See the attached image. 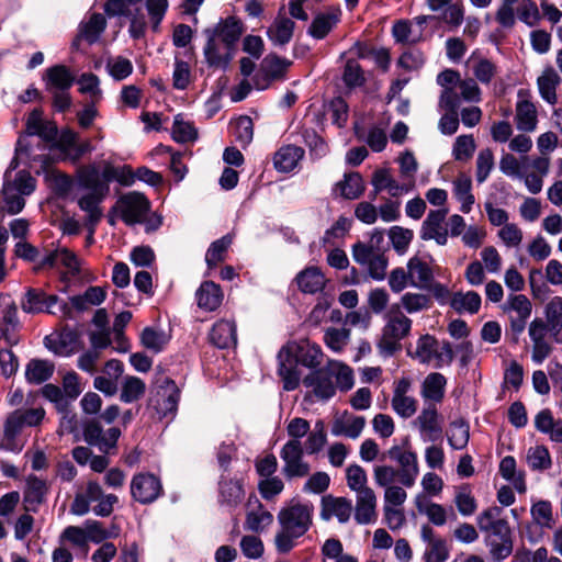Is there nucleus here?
<instances>
[{"label":"nucleus","instance_id":"nucleus-43","mask_svg":"<svg viewBox=\"0 0 562 562\" xmlns=\"http://www.w3.org/2000/svg\"><path fill=\"white\" fill-rule=\"evenodd\" d=\"M297 285L304 293L321 292L326 283L325 277L317 267H308L296 277Z\"/></svg>","mask_w":562,"mask_h":562},{"label":"nucleus","instance_id":"nucleus-36","mask_svg":"<svg viewBox=\"0 0 562 562\" xmlns=\"http://www.w3.org/2000/svg\"><path fill=\"white\" fill-rule=\"evenodd\" d=\"M550 336L558 344H562V297L554 296L544 308Z\"/></svg>","mask_w":562,"mask_h":562},{"label":"nucleus","instance_id":"nucleus-15","mask_svg":"<svg viewBox=\"0 0 562 562\" xmlns=\"http://www.w3.org/2000/svg\"><path fill=\"white\" fill-rule=\"evenodd\" d=\"M342 11L338 5L327 7L314 15L307 34L314 40H324L341 21Z\"/></svg>","mask_w":562,"mask_h":562},{"label":"nucleus","instance_id":"nucleus-38","mask_svg":"<svg viewBox=\"0 0 562 562\" xmlns=\"http://www.w3.org/2000/svg\"><path fill=\"white\" fill-rule=\"evenodd\" d=\"M476 81L482 85H490L498 72L497 65L488 58L471 55L468 60Z\"/></svg>","mask_w":562,"mask_h":562},{"label":"nucleus","instance_id":"nucleus-20","mask_svg":"<svg viewBox=\"0 0 562 562\" xmlns=\"http://www.w3.org/2000/svg\"><path fill=\"white\" fill-rule=\"evenodd\" d=\"M529 337L532 341L531 359L536 364H541L551 353L552 347L546 337L550 334L548 324L541 318H535L529 324Z\"/></svg>","mask_w":562,"mask_h":562},{"label":"nucleus","instance_id":"nucleus-44","mask_svg":"<svg viewBox=\"0 0 562 562\" xmlns=\"http://www.w3.org/2000/svg\"><path fill=\"white\" fill-rule=\"evenodd\" d=\"M481 296L475 291L456 292L450 299V306L459 314H475L481 307Z\"/></svg>","mask_w":562,"mask_h":562},{"label":"nucleus","instance_id":"nucleus-62","mask_svg":"<svg viewBox=\"0 0 562 562\" xmlns=\"http://www.w3.org/2000/svg\"><path fill=\"white\" fill-rule=\"evenodd\" d=\"M366 425V419L362 416L353 417L352 419L347 420V423L336 422L331 428V434L334 436H346L351 439H356L362 432V429Z\"/></svg>","mask_w":562,"mask_h":562},{"label":"nucleus","instance_id":"nucleus-37","mask_svg":"<svg viewBox=\"0 0 562 562\" xmlns=\"http://www.w3.org/2000/svg\"><path fill=\"white\" fill-rule=\"evenodd\" d=\"M195 296L199 307L205 311L216 310L221 305L223 299L220 285L213 281L203 282L198 289Z\"/></svg>","mask_w":562,"mask_h":562},{"label":"nucleus","instance_id":"nucleus-32","mask_svg":"<svg viewBox=\"0 0 562 562\" xmlns=\"http://www.w3.org/2000/svg\"><path fill=\"white\" fill-rule=\"evenodd\" d=\"M535 427L539 432L548 435L551 441L562 443V419H555L549 408L536 415Z\"/></svg>","mask_w":562,"mask_h":562},{"label":"nucleus","instance_id":"nucleus-5","mask_svg":"<svg viewBox=\"0 0 562 562\" xmlns=\"http://www.w3.org/2000/svg\"><path fill=\"white\" fill-rule=\"evenodd\" d=\"M18 167L16 157L12 159L10 168L4 173V183L2 188V195L4 201V209L9 214L20 213L25 201L23 195H30L35 190V179L24 170L15 173L14 179L11 180V171Z\"/></svg>","mask_w":562,"mask_h":562},{"label":"nucleus","instance_id":"nucleus-2","mask_svg":"<svg viewBox=\"0 0 562 562\" xmlns=\"http://www.w3.org/2000/svg\"><path fill=\"white\" fill-rule=\"evenodd\" d=\"M322 358L321 347L307 339L284 345L278 352V373L282 379L283 389L293 391L299 386L302 375L300 364L314 369L321 364Z\"/></svg>","mask_w":562,"mask_h":562},{"label":"nucleus","instance_id":"nucleus-34","mask_svg":"<svg viewBox=\"0 0 562 562\" xmlns=\"http://www.w3.org/2000/svg\"><path fill=\"white\" fill-rule=\"evenodd\" d=\"M409 284L419 289H427L434 280L431 268L418 257H412L407 262Z\"/></svg>","mask_w":562,"mask_h":562},{"label":"nucleus","instance_id":"nucleus-59","mask_svg":"<svg viewBox=\"0 0 562 562\" xmlns=\"http://www.w3.org/2000/svg\"><path fill=\"white\" fill-rule=\"evenodd\" d=\"M328 364L336 387L344 392L349 391L355 383L352 370L348 366L337 361L329 362Z\"/></svg>","mask_w":562,"mask_h":562},{"label":"nucleus","instance_id":"nucleus-58","mask_svg":"<svg viewBox=\"0 0 562 562\" xmlns=\"http://www.w3.org/2000/svg\"><path fill=\"white\" fill-rule=\"evenodd\" d=\"M470 438L469 425L463 419L453 420L450 424L448 442L454 450H462L467 447Z\"/></svg>","mask_w":562,"mask_h":562},{"label":"nucleus","instance_id":"nucleus-48","mask_svg":"<svg viewBox=\"0 0 562 562\" xmlns=\"http://www.w3.org/2000/svg\"><path fill=\"white\" fill-rule=\"evenodd\" d=\"M372 186L375 189V193L387 190L390 195L393 198L400 196L402 193L407 192L408 188L405 184L396 182L385 169H379L373 173Z\"/></svg>","mask_w":562,"mask_h":562},{"label":"nucleus","instance_id":"nucleus-47","mask_svg":"<svg viewBox=\"0 0 562 562\" xmlns=\"http://www.w3.org/2000/svg\"><path fill=\"white\" fill-rule=\"evenodd\" d=\"M54 373V364L47 360L33 359L25 369V378L29 383L41 384L50 379Z\"/></svg>","mask_w":562,"mask_h":562},{"label":"nucleus","instance_id":"nucleus-52","mask_svg":"<svg viewBox=\"0 0 562 562\" xmlns=\"http://www.w3.org/2000/svg\"><path fill=\"white\" fill-rule=\"evenodd\" d=\"M336 187L340 190L341 196L348 200L358 199L364 191V183L359 172L346 173L344 180L339 181Z\"/></svg>","mask_w":562,"mask_h":562},{"label":"nucleus","instance_id":"nucleus-1","mask_svg":"<svg viewBox=\"0 0 562 562\" xmlns=\"http://www.w3.org/2000/svg\"><path fill=\"white\" fill-rule=\"evenodd\" d=\"M381 461L390 460L397 464V469L389 464H380L373 468V480L375 485L400 483L409 488L415 485L419 474L418 458L411 448L408 439L402 445H393L384 451Z\"/></svg>","mask_w":562,"mask_h":562},{"label":"nucleus","instance_id":"nucleus-63","mask_svg":"<svg viewBox=\"0 0 562 562\" xmlns=\"http://www.w3.org/2000/svg\"><path fill=\"white\" fill-rule=\"evenodd\" d=\"M389 237L394 250L398 255H404L413 240L414 233L412 229L402 226H393L390 228Z\"/></svg>","mask_w":562,"mask_h":562},{"label":"nucleus","instance_id":"nucleus-60","mask_svg":"<svg viewBox=\"0 0 562 562\" xmlns=\"http://www.w3.org/2000/svg\"><path fill=\"white\" fill-rule=\"evenodd\" d=\"M527 463L535 471L548 470L551 464V456L546 446L530 447L527 451Z\"/></svg>","mask_w":562,"mask_h":562},{"label":"nucleus","instance_id":"nucleus-41","mask_svg":"<svg viewBox=\"0 0 562 562\" xmlns=\"http://www.w3.org/2000/svg\"><path fill=\"white\" fill-rule=\"evenodd\" d=\"M43 123H44V121L42 119L41 111L33 110L29 114L27 120H26V135L20 136L16 142V147H15L16 156L26 155L27 157H31L32 150H31L29 137L35 136L40 132Z\"/></svg>","mask_w":562,"mask_h":562},{"label":"nucleus","instance_id":"nucleus-29","mask_svg":"<svg viewBox=\"0 0 562 562\" xmlns=\"http://www.w3.org/2000/svg\"><path fill=\"white\" fill-rule=\"evenodd\" d=\"M106 26L105 18L101 13H93L87 21L79 25V33L74 41V46H78L81 40L89 44L95 43Z\"/></svg>","mask_w":562,"mask_h":562},{"label":"nucleus","instance_id":"nucleus-11","mask_svg":"<svg viewBox=\"0 0 562 562\" xmlns=\"http://www.w3.org/2000/svg\"><path fill=\"white\" fill-rule=\"evenodd\" d=\"M148 211L149 201L136 191L121 195L112 206V212L130 226L142 223Z\"/></svg>","mask_w":562,"mask_h":562},{"label":"nucleus","instance_id":"nucleus-39","mask_svg":"<svg viewBox=\"0 0 562 562\" xmlns=\"http://www.w3.org/2000/svg\"><path fill=\"white\" fill-rule=\"evenodd\" d=\"M560 82V76L551 66L544 68L542 75L538 78L537 83L540 95L549 104L554 105L558 102L557 87Z\"/></svg>","mask_w":562,"mask_h":562},{"label":"nucleus","instance_id":"nucleus-57","mask_svg":"<svg viewBox=\"0 0 562 562\" xmlns=\"http://www.w3.org/2000/svg\"><path fill=\"white\" fill-rule=\"evenodd\" d=\"M401 310H405L408 314H415L427 311L431 306V299L427 294L407 292L401 296Z\"/></svg>","mask_w":562,"mask_h":562},{"label":"nucleus","instance_id":"nucleus-19","mask_svg":"<svg viewBox=\"0 0 562 562\" xmlns=\"http://www.w3.org/2000/svg\"><path fill=\"white\" fill-rule=\"evenodd\" d=\"M485 546L494 561L506 560L514 550V538L510 526L499 528L484 537Z\"/></svg>","mask_w":562,"mask_h":562},{"label":"nucleus","instance_id":"nucleus-21","mask_svg":"<svg viewBox=\"0 0 562 562\" xmlns=\"http://www.w3.org/2000/svg\"><path fill=\"white\" fill-rule=\"evenodd\" d=\"M204 33L205 35L214 34V38L235 50V46L244 33V24L236 16H228L221 19L214 27L206 29Z\"/></svg>","mask_w":562,"mask_h":562},{"label":"nucleus","instance_id":"nucleus-7","mask_svg":"<svg viewBox=\"0 0 562 562\" xmlns=\"http://www.w3.org/2000/svg\"><path fill=\"white\" fill-rule=\"evenodd\" d=\"M98 502L92 508L94 515L108 517L112 514L119 498L114 494H104L101 485L95 481H89L83 491L76 493L70 506V513L83 516L90 512V504Z\"/></svg>","mask_w":562,"mask_h":562},{"label":"nucleus","instance_id":"nucleus-27","mask_svg":"<svg viewBox=\"0 0 562 562\" xmlns=\"http://www.w3.org/2000/svg\"><path fill=\"white\" fill-rule=\"evenodd\" d=\"M210 340L220 349L235 347L237 344L235 323L227 319L216 322L211 329Z\"/></svg>","mask_w":562,"mask_h":562},{"label":"nucleus","instance_id":"nucleus-8","mask_svg":"<svg viewBox=\"0 0 562 562\" xmlns=\"http://www.w3.org/2000/svg\"><path fill=\"white\" fill-rule=\"evenodd\" d=\"M22 310L27 314L46 312L63 318H71V307L68 302L61 301L57 295H46L38 289L30 288L21 302Z\"/></svg>","mask_w":562,"mask_h":562},{"label":"nucleus","instance_id":"nucleus-6","mask_svg":"<svg viewBox=\"0 0 562 562\" xmlns=\"http://www.w3.org/2000/svg\"><path fill=\"white\" fill-rule=\"evenodd\" d=\"M45 417L43 407L20 408L8 415L4 423L3 438L0 449L11 452H20L22 445L16 440L24 427H36Z\"/></svg>","mask_w":562,"mask_h":562},{"label":"nucleus","instance_id":"nucleus-13","mask_svg":"<svg viewBox=\"0 0 562 562\" xmlns=\"http://www.w3.org/2000/svg\"><path fill=\"white\" fill-rule=\"evenodd\" d=\"M303 443H284L280 450L283 462L282 473L288 480L305 477L311 472V465L304 460Z\"/></svg>","mask_w":562,"mask_h":562},{"label":"nucleus","instance_id":"nucleus-40","mask_svg":"<svg viewBox=\"0 0 562 562\" xmlns=\"http://www.w3.org/2000/svg\"><path fill=\"white\" fill-rule=\"evenodd\" d=\"M323 516H335L339 522H347L352 512V503L345 497H323Z\"/></svg>","mask_w":562,"mask_h":562},{"label":"nucleus","instance_id":"nucleus-31","mask_svg":"<svg viewBox=\"0 0 562 562\" xmlns=\"http://www.w3.org/2000/svg\"><path fill=\"white\" fill-rule=\"evenodd\" d=\"M295 29L293 20L278 15L267 30L269 41L276 46H284L291 42Z\"/></svg>","mask_w":562,"mask_h":562},{"label":"nucleus","instance_id":"nucleus-42","mask_svg":"<svg viewBox=\"0 0 562 562\" xmlns=\"http://www.w3.org/2000/svg\"><path fill=\"white\" fill-rule=\"evenodd\" d=\"M46 86L48 91L69 90L74 85L75 77L64 65H56L46 70Z\"/></svg>","mask_w":562,"mask_h":562},{"label":"nucleus","instance_id":"nucleus-35","mask_svg":"<svg viewBox=\"0 0 562 562\" xmlns=\"http://www.w3.org/2000/svg\"><path fill=\"white\" fill-rule=\"evenodd\" d=\"M304 156V149L295 145L281 147L274 155L273 164L278 171L290 172Z\"/></svg>","mask_w":562,"mask_h":562},{"label":"nucleus","instance_id":"nucleus-53","mask_svg":"<svg viewBox=\"0 0 562 562\" xmlns=\"http://www.w3.org/2000/svg\"><path fill=\"white\" fill-rule=\"evenodd\" d=\"M233 238L231 235H225L220 239L213 241L205 254V262L207 268L214 269L217 265L225 260L227 250L232 245Z\"/></svg>","mask_w":562,"mask_h":562},{"label":"nucleus","instance_id":"nucleus-61","mask_svg":"<svg viewBox=\"0 0 562 562\" xmlns=\"http://www.w3.org/2000/svg\"><path fill=\"white\" fill-rule=\"evenodd\" d=\"M506 313L514 316L530 317L532 305L529 299L524 294H510L506 303L503 305Z\"/></svg>","mask_w":562,"mask_h":562},{"label":"nucleus","instance_id":"nucleus-45","mask_svg":"<svg viewBox=\"0 0 562 562\" xmlns=\"http://www.w3.org/2000/svg\"><path fill=\"white\" fill-rule=\"evenodd\" d=\"M515 120L519 131H535L537 127V111L535 105L527 100L519 101L516 105Z\"/></svg>","mask_w":562,"mask_h":562},{"label":"nucleus","instance_id":"nucleus-54","mask_svg":"<svg viewBox=\"0 0 562 562\" xmlns=\"http://www.w3.org/2000/svg\"><path fill=\"white\" fill-rule=\"evenodd\" d=\"M472 182L469 177H459L453 182V193L457 200L461 203L460 210L462 213L468 214L474 204V195L471 193Z\"/></svg>","mask_w":562,"mask_h":562},{"label":"nucleus","instance_id":"nucleus-12","mask_svg":"<svg viewBox=\"0 0 562 562\" xmlns=\"http://www.w3.org/2000/svg\"><path fill=\"white\" fill-rule=\"evenodd\" d=\"M156 384V394L150 400L153 407L160 417L173 415L177 412L180 400L178 385L170 378L157 379Z\"/></svg>","mask_w":562,"mask_h":562},{"label":"nucleus","instance_id":"nucleus-3","mask_svg":"<svg viewBox=\"0 0 562 562\" xmlns=\"http://www.w3.org/2000/svg\"><path fill=\"white\" fill-rule=\"evenodd\" d=\"M313 506L291 503L278 514L281 530L276 535V547L280 553L290 552L295 540L306 533L312 525Z\"/></svg>","mask_w":562,"mask_h":562},{"label":"nucleus","instance_id":"nucleus-17","mask_svg":"<svg viewBox=\"0 0 562 562\" xmlns=\"http://www.w3.org/2000/svg\"><path fill=\"white\" fill-rule=\"evenodd\" d=\"M447 215L448 209L446 207L429 211L422 224L420 238L424 240L434 239L439 246L447 245L448 231L443 227Z\"/></svg>","mask_w":562,"mask_h":562},{"label":"nucleus","instance_id":"nucleus-9","mask_svg":"<svg viewBox=\"0 0 562 562\" xmlns=\"http://www.w3.org/2000/svg\"><path fill=\"white\" fill-rule=\"evenodd\" d=\"M143 0H108L104 4V11L109 16H126L130 20L128 33L134 40L145 36L147 30V20L138 4Z\"/></svg>","mask_w":562,"mask_h":562},{"label":"nucleus","instance_id":"nucleus-49","mask_svg":"<svg viewBox=\"0 0 562 562\" xmlns=\"http://www.w3.org/2000/svg\"><path fill=\"white\" fill-rule=\"evenodd\" d=\"M78 176L82 179L91 177V179L95 180L97 184H103L110 190V183L112 181H116V167L111 164H106L100 172L97 166L89 165L81 167L78 171Z\"/></svg>","mask_w":562,"mask_h":562},{"label":"nucleus","instance_id":"nucleus-55","mask_svg":"<svg viewBox=\"0 0 562 562\" xmlns=\"http://www.w3.org/2000/svg\"><path fill=\"white\" fill-rule=\"evenodd\" d=\"M0 326L2 327L1 335H3L7 342L15 345L18 340L13 333L20 327V321L18 317V307L14 303L4 307Z\"/></svg>","mask_w":562,"mask_h":562},{"label":"nucleus","instance_id":"nucleus-56","mask_svg":"<svg viewBox=\"0 0 562 562\" xmlns=\"http://www.w3.org/2000/svg\"><path fill=\"white\" fill-rule=\"evenodd\" d=\"M146 385L142 379L127 375L122 383L120 400L124 403H133L144 395Z\"/></svg>","mask_w":562,"mask_h":562},{"label":"nucleus","instance_id":"nucleus-10","mask_svg":"<svg viewBox=\"0 0 562 562\" xmlns=\"http://www.w3.org/2000/svg\"><path fill=\"white\" fill-rule=\"evenodd\" d=\"M78 186L88 192L78 199V205L86 213V223L92 229L102 217L100 203L109 195V189L103 184H97L91 177L82 179L78 176Z\"/></svg>","mask_w":562,"mask_h":562},{"label":"nucleus","instance_id":"nucleus-24","mask_svg":"<svg viewBox=\"0 0 562 562\" xmlns=\"http://www.w3.org/2000/svg\"><path fill=\"white\" fill-rule=\"evenodd\" d=\"M47 493L48 485L45 480L36 475H29L23 495V504L26 512H37L38 507L45 502Z\"/></svg>","mask_w":562,"mask_h":562},{"label":"nucleus","instance_id":"nucleus-30","mask_svg":"<svg viewBox=\"0 0 562 562\" xmlns=\"http://www.w3.org/2000/svg\"><path fill=\"white\" fill-rule=\"evenodd\" d=\"M252 502L256 505V508H251L248 510L245 520V529L254 532H259L272 524L273 516L270 512L262 508V505L257 498V496L254 495L249 497V507L252 505Z\"/></svg>","mask_w":562,"mask_h":562},{"label":"nucleus","instance_id":"nucleus-51","mask_svg":"<svg viewBox=\"0 0 562 562\" xmlns=\"http://www.w3.org/2000/svg\"><path fill=\"white\" fill-rule=\"evenodd\" d=\"M415 505L420 514H425L436 526H443L447 522L446 508L437 503L426 502L423 495H417Z\"/></svg>","mask_w":562,"mask_h":562},{"label":"nucleus","instance_id":"nucleus-23","mask_svg":"<svg viewBox=\"0 0 562 562\" xmlns=\"http://www.w3.org/2000/svg\"><path fill=\"white\" fill-rule=\"evenodd\" d=\"M376 495L372 488L356 493L355 520L360 525L373 524L378 519Z\"/></svg>","mask_w":562,"mask_h":562},{"label":"nucleus","instance_id":"nucleus-25","mask_svg":"<svg viewBox=\"0 0 562 562\" xmlns=\"http://www.w3.org/2000/svg\"><path fill=\"white\" fill-rule=\"evenodd\" d=\"M245 495L243 481L229 479L222 473L218 481V502L228 508L237 507Z\"/></svg>","mask_w":562,"mask_h":562},{"label":"nucleus","instance_id":"nucleus-16","mask_svg":"<svg viewBox=\"0 0 562 562\" xmlns=\"http://www.w3.org/2000/svg\"><path fill=\"white\" fill-rule=\"evenodd\" d=\"M416 424L424 442H436L442 439L441 418L435 405L425 404L416 418Z\"/></svg>","mask_w":562,"mask_h":562},{"label":"nucleus","instance_id":"nucleus-33","mask_svg":"<svg viewBox=\"0 0 562 562\" xmlns=\"http://www.w3.org/2000/svg\"><path fill=\"white\" fill-rule=\"evenodd\" d=\"M503 508L491 506L481 512L476 517V524L481 532L485 536L509 526V522L502 517Z\"/></svg>","mask_w":562,"mask_h":562},{"label":"nucleus","instance_id":"nucleus-14","mask_svg":"<svg viewBox=\"0 0 562 562\" xmlns=\"http://www.w3.org/2000/svg\"><path fill=\"white\" fill-rule=\"evenodd\" d=\"M162 486L160 480L150 473H140L134 475L131 482L132 497L140 504H150L161 494Z\"/></svg>","mask_w":562,"mask_h":562},{"label":"nucleus","instance_id":"nucleus-26","mask_svg":"<svg viewBox=\"0 0 562 562\" xmlns=\"http://www.w3.org/2000/svg\"><path fill=\"white\" fill-rule=\"evenodd\" d=\"M46 347L55 355L60 357H69L81 349L79 334L70 328L60 331L55 340L45 338Z\"/></svg>","mask_w":562,"mask_h":562},{"label":"nucleus","instance_id":"nucleus-46","mask_svg":"<svg viewBox=\"0 0 562 562\" xmlns=\"http://www.w3.org/2000/svg\"><path fill=\"white\" fill-rule=\"evenodd\" d=\"M170 337L165 330L155 327H145L140 333L142 345L153 353L161 352L168 345Z\"/></svg>","mask_w":562,"mask_h":562},{"label":"nucleus","instance_id":"nucleus-22","mask_svg":"<svg viewBox=\"0 0 562 562\" xmlns=\"http://www.w3.org/2000/svg\"><path fill=\"white\" fill-rule=\"evenodd\" d=\"M206 38L203 53L209 67L226 69L233 59L234 49L228 48L223 42L214 38V34L206 35Z\"/></svg>","mask_w":562,"mask_h":562},{"label":"nucleus","instance_id":"nucleus-18","mask_svg":"<svg viewBox=\"0 0 562 562\" xmlns=\"http://www.w3.org/2000/svg\"><path fill=\"white\" fill-rule=\"evenodd\" d=\"M303 383L312 390V393L322 401H327L336 393V385L331 375L329 364L312 371L307 374Z\"/></svg>","mask_w":562,"mask_h":562},{"label":"nucleus","instance_id":"nucleus-4","mask_svg":"<svg viewBox=\"0 0 562 562\" xmlns=\"http://www.w3.org/2000/svg\"><path fill=\"white\" fill-rule=\"evenodd\" d=\"M384 319L385 325L376 347L382 357L389 358L401 349V340L411 333L413 322L403 313L400 304H392Z\"/></svg>","mask_w":562,"mask_h":562},{"label":"nucleus","instance_id":"nucleus-28","mask_svg":"<svg viewBox=\"0 0 562 562\" xmlns=\"http://www.w3.org/2000/svg\"><path fill=\"white\" fill-rule=\"evenodd\" d=\"M447 379L439 372L429 373L422 383L420 395L425 402L436 405L445 397Z\"/></svg>","mask_w":562,"mask_h":562},{"label":"nucleus","instance_id":"nucleus-64","mask_svg":"<svg viewBox=\"0 0 562 562\" xmlns=\"http://www.w3.org/2000/svg\"><path fill=\"white\" fill-rule=\"evenodd\" d=\"M346 480L348 487L355 493L371 488L368 486L367 472L359 464H351L346 469Z\"/></svg>","mask_w":562,"mask_h":562},{"label":"nucleus","instance_id":"nucleus-50","mask_svg":"<svg viewBox=\"0 0 562 562\" xmlns=\"http://www.w3.org/2000/svg\"><path fill=\"white\" fill-rule=\"evenodd\" d=\"M437 347L438 340L434 336L426 334L418 338L416 349L411 356L422 364H429L435 360Z\"/></svg>","mask_w":562,"mask_h":562}]
</instances>
